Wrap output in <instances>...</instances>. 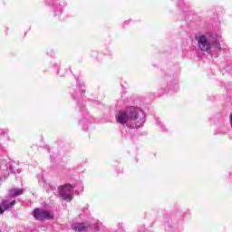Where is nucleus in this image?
<instances>
[{
    "label": "nucleus",
    "mask_w": 232,
    "mask_h": 232,
    "mask_svg": "<svg viewBox=\"0 0 232 232\" xmlns=\"http://www.w3.org/2000/svg\"><path fill=\"white\" fill-rule=\"evenodd\" d=\"M116 121L119 124H125L129 128H140L146 122L144 112L137 107H129L125 111H119Z\"/></svg>",
    "instance_id": "obj_1"
},
{
    "label": "nucleus",
    "mask_w": 232,
    "mask_h": 232,
    "mask_svg": "<svg viewBox=\"0 0 232 232\" xmlns=\"http://www.w3.org/2000/svg\"><path fill=\"white\" fill-rule=\"evenodd\" d=\"M196 41L198 42V48L201 52H209L212 46L220 50V42L215 40V36L209 34H199L196 37Z\"/></svg>",
    "instance_id": "obj_2"
},
{
    "label": "nucleus",
    "mask_w": 232,
    "mask_h": 232,
    "mask_svg": "<svg viewBox=\"0 0 232 232\" xmlns=\"http://www.w3.org/2000/svg\"><path fill=\"white\" fill-rule=\"evenodd\" d=\"M73 186L70 184H66L64 186L60 187L59 195L63 200H67L70 202L73 198Z\"/></svg>",
    "instance_id": "obj_3"
},
{
    "label": "nucleus",
    "mask_w": 232,
    "mask_h": 232,
    "mask_svg": "<svg viewBox=\"0 0 232 232\" xmlns=\"http://www.w3.org/2000/svg\"><path fill=\"white\" fill-rule=\"evenodd\" d=\"M34 217L36 220H52V218H53V213L36 208L34 211Z\"/></svg>",
    "instance_id": "obj_4"
},
{
    "label": "nucleus",
    "mask_w": 232,
    "mask_h": 232,
    "mask_svg": "<svg viewBox=\"0 0 232 232\" xmlns=\"http://www.w3.org/2000/svg\"><path fill=\"white\" fill-rule=\"evenodd\" d=\"M88 225L84 224V223H75L74 225H72V229L75 232H83L86 231L88 229Z\"/></svg>",
    "instance_id": "obj_5"
},
{
    "label": "nucleus",
    "mask_w": 232,
    "mask_h": 232,
    "mask_svg": "<svg viewBox=\"0 0 232 232\" xmlns=\"http://www.w3.org/2000/svg\"><path fill=\"white\" fill-rule=\"evenodd\" d=\"M2 206L4 208V209H10V208H12V206H15V200H12L10 201L9 199H5L2 202Z\"/></svg>",
    "instance_id": "obj_6"
},
{
    "label": "nucleus",
    "mask_w": 232,
    "mask_h": 232,
    "mask_svg": "<svg viewBox=\"0 0 232 232\" xmlns=\"http://www.w3.org/2000/svg\"><path fill=\"white\" fill-rule=\"evenodd\" d=\"M24 193V189L23 188H12L10 190V195L13 197H19V195H23Z\"/></svg>",
    "instance_id": "obj_7"
},
{
    "label": "nucleus",
    "mask_w": 232,
    "mask_h": 232,
    "mask_svg": "<svg viewBox=\"0 0 232 232\" xmlns=\"http://www.w3.org/2000/svg\"><path fill=\"white\" fill-rule=\"evenodd\" d=\"M5 213V209H3V207L0 205V215H3Z\"/></svg>",
    "instance_id": "obj_8"
},
{
    "label": "nucleus",
    "mask_w": 232,
    "mask_h": 232,
    "mask_svg": "<svg viewBox=\"0 0 232 232\" xmlns=\"http://www.w3.org/2000/svg\"><path fill=\"white\" fill-rule=\"evenodd\" d=\"M1 184H2V180L0 179V186H1Z\"/></svg>",
    "instance_id": "obj_9"
}]
</instances>
